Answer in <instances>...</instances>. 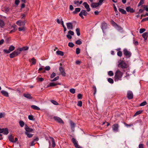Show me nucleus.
<instances>
[{"label": "nucleus", "instance_id": "nucleus-1", "mask_svg": "<svg viewBox=\"0 0 148 148\" xmlns=\"http://www.w3.org/2000/svg\"><path fill=\"white\" fill-rule=\"evenodd\" d=\"M123 75V73L119 70L118 69L114 74V79L115 82L121 80Z\"/></svg>", "mask_w": 148, "mask_h": 148}, {"label": "nucleus", "instance_id": "nucleus-2", "mask_svg": "<svg viewBox=\"0 0 148 148\" xmlns=\"http://www.w3.org/2000/svg\"><path fill=\"white\" fill-rule=\"evenodd\" d=\"M118 66L122 69H125L127 67V65L124 61H121L119 62Z\"/></svg>", "mask_w": 148, "mask_h": 148}, {"label": "nucleus", "instance_id": "nucleus-3", "mask_svg": "<svg viewBox=\"0 0 148 148\" xmlns=\"http://www.w3.org/2000/svg\"><path fill=\"white\" fill-rule=\"evenodd\" d=\"M123 54L125 56L128 58L130 57L131 55L130 51L127 50L126 49H124L123 50Z\"/></svg>", "mask_w": 148, "mask_h": 148}, {"label": "nucleus", "instance_id": "nucleus-4", "mask_svg": "<svg viewBox=\"0 0 148 148\" xmlns=\"http://www.w3.org/2000/svg\"><path fill=\"white\" fill-rule=\"evenodd\" d=\"M88 14V13L84 10H82L80 13L79 14V15L83 19L84 17L83 15L84 16H86Z\"/></svg>", "mask_w": 148, "mask_h": 148}, {"label": "nucleus", "instance_id": "nucleus-5", "mask_svg": "<svg viewBox=\"0 0 148 148\" xmlns=\"http://www.w3.org/2000/svg\"><path fill=\"white\" fill-rule=\"evenodd\" d=\"M72 141L73 144H74V145L75 146V147L76 148H82V147L79 146L77 144V142L76 140V139L74 138H73L72 139Z\"/></svg>", "mask_w": 148, "mask_h": 148}, {"label": "nucleus", "instance_id": "nucleus-6", "mask_svg": "<svg viewBox=\"0 0 148 148\" xmlns=\"http://www.w3.org/2000/svg\"><path fill=\"white\" fill-rule=\"evenodd\" d=\"M53 119L55 121H56L57 122L59 123L62 124L64 123V122L62 119L59 117L57 116H54L53 118Z\"/></svg>", "mask_w": 148, "mask_h": 148}, {"label": "nucleus", "instance_id": "nucleus-7", "mask_svg": "<svg viewBox=\"0 0 148 148\" xmlns=\"http://www.w3.org/2000/svg\"><path fill=\"white\" fill-rule=\"evenodd\" d=\"M119 125L117 124H115L112 126V129L113 131L117 132L118 130Z\"/></svg>", "mask_w": 148, "mask_h": 148}, {"label": "nucleus", "instance_id": "nucleus-8", "mask_svg": "<svg viewBox=\"0 0 148 148\" xmlns=\"http://www.w3.org/2000/svg\"><path fill=\"white\" fill-rule=\"evenodd\" d=\"M74 34V32L71 30H69L68 32V34L66 35L68 39H70L72 38L71 36H73Z\"/></svg>", "mask_w": 148, "mask_h": 148}, {"label": "nucleus", "instance_id": "nucleus-9", "mask_svg": "<svg viewBox=\"0 0 148 148\" xmlns=\"http://www.w3.org/2000/svg\"><path fill=\"white\" fill-rule=\"evenodd\" d=\"M133 95L132 92L130 91H128L127 92V97L129 99H131L133 98Z\"/></svg>", "mask_w": 148, "mask_h": 148}, {"label": "nucleus", "instance_id": "nucleus-10", "mask_svg": "<svg viewBox=\"0 0 148 148\" xmlns=\"http://www.w3.org/2000/svg\"><path fill=\"white\" fill-rule=\"evenodd\" d=\"M59 70L62 76L64 77L66 76V73L63 68L62 67V66H61L59 68Z\"/></svg>", "mask_w": 148, "mask_h": 148}, {"label": "nucleus", "instance_id": "nucleus-11", "mask_svg": "<svg viewBox=\"0 0 148 148\" xmlns=\"http://www.w3.org/2000/svg\"><path fill=\"white\" fill-rule=\"evenodd\" d=\"M83 5L84 6L85 8L86 9L87 12H89L90 11V9L89 7V5L86 2H84L83 3Z\"/></svg>", "mask_w": 148, "mask_h": 148}, {"label": "nucleus", "instance_id": "nucleus-12", "mask_svg": "<svg viewBox=\"0 0 148 148\" xmlns=\"http://www.w3.org/2000/svg\"><path fill=\"white\" fill-rule=\"evenodd\" d=\"M16 24L19 26L22 27L24 26L25 25V22L19 20L16 22Z\"/></svg>", "mask_w": 148, "mask_h": 148}, {"label": "nucleus", "instance_id": "nucleus-13", "mask_svg": "<svg viewBox=\"0 0 148 148\" xmlns=\"http://www.w3.org/2000/svg\"><path fill=\"white\" fill-rule=\"evenodd\" d=\"M107 24L105 22H103L101 24V29L103 30V31L107 29Z\"/></svg>", "mask_w": 148, "mask_h": 148}, {"label": "nucleus", "instance_id": "nucleus-14", "mask_svg": "<svg viewBox=\"0 0 148 148\" xmlns=\"http://www.w3.org/2000/svg\"><path fill=\"white\" fill-rule=\"evenodd\" d=\"M101 5L98 2V3H92L91 5V6L92 8H95Z\"/></svg>", "mask_w": 148, "mask_h": 148}, {"label": "nucleus", "instance_id": "nucleus-15", "mask_svg": "<svg viewBox=\"0 0 148 148\" xmlns=\"http://www.w3.org/2000/svg\"><path fill=\"white\" fill-rule=\"evenodd\" d=\"M67 28L69 29H73V25L71 23H66Z\"/></svg>", "mask_w": 148, "mask_h": 148}, {"label": "nucleus", "instance_id": "nucleus-16", "mask_svg": "<svg viewBox=\"0 0 148 148\" xmlns=\"http://www.w3.org/2000/svg\"><path fill=\"white\" fill-rule=\"evenodd\" d=\"M126 10L128 12H130L132 13L134 12V10L133 9L131 8L130 7H127L126 8Z\"/></svg>", "mask_w": 148, "mask_h": 148}, {"label": "nucleus", "instance_id": "nucleus-17", "mask_svg": "<svg viewBox=\"0 0 148 148\" xmlns=\"http://www.w3.org/2000/svg\"><path fill=\"white\" fill-rule=\"evenodd\" d=\"M25 126V132H27L28 133H29L32 132L33 130V129L29 127H28L27 125H26Z\"/></svg>", "mask_w": 148, "mask_h": 148}, {"label": "nucleus", "instance_id": "nucleus-18", "mask_svg": "<svg viewBox=\"0 0 148 148\" xmlns=\"http://www.w3.org/2000/svg\"><path fill=\"white\" fill-rule=\"evenodd\" d=\"M23 95L25 97L28 99H32V98L31 94L28 93H24Z\"/></svg>", "mask_w": 148, "mask_h": 148}, {"label": "nucleus", "instance_id": "nucleus-19", "mask_svg": "<svg viewBox=\"0 0 148 148\" xmlns=\"http://www.w3.org/2000/svg\"><path fill=\"white\" fill-rule=\"evenodd\" d=\"M148 36V32H145L142 34V36L145 40L147 39Z\"/></svg>", "mask_w": 148, "mask_h": 148}, {"label": "nucleus", "instance_id": "nucleus-20", "mask_svg": "<svg viewBox=\"0 0 148 148\" xmlns=\"http://www.w3.org/2000/svg\"><path fill=\"white\" fill-rule=\"evenodd\" d=\"M1 93L3 95L6 97H8L9 96L8 92L5 90H1Z\"/></svg>", "mask_w": 148, "mask_h": 148}, {"label": "nucleus", "instance_id": "nucleus-21", "mask_svg": "<svg viewBox=\"0 0 148 148\" xmlns=\"http://www.w3.org/2000/svg\"><path fill=\"white\" fill-rule=\"evenodd\" d=\"M70 123L71 125V130L73 131H74V128L75 127V124L72 121H70Z\"/></svg>", "mask_w": 148, "mask_h": 148}, {"label": "nucleus", "instance_id": "nucleus-22", "mask_svg": "<svg viewBox=\"0 0 148 148\" xmlns=\"http://www.w3.org/2000/svg\"><path fill=\"white\" fill-rule=\"evenodd\" d=\"M4 22L2 20H0V28H3L5 25Z\"/></svg>", "mask_w": 148, "mask_h": 148}, {"label": "nucleus", "instance_id": "nucleus-23", "mask_svg": "<svg viewBox=\"0 0 148 148\" xmlns=\"http://www.w3.org/2000/svg\"><path fill=\"white\" fill-rule=\"evenodd\" d=\"M81 9L80 8H75V10L73 12L74 14H75L77 12H79L80 11Z\"/></svg>", "mask_w": 148, "mask_h": 148}, {"label": "nucleus", "instance_id": "nucleus-24", "mask_svg": "<svg viewBox=\"0 0 148 148\" xmlns=\"http://www.w3.org/2000/svg\"><path fill=\"white\" fill-rule=\"evenodd\" d=\"M119 11L121 12V13L123 14H126V11L124 9L121 8H119Z\"/></svg>", "mask_w": 148, "mask_h": 148}, {"label": "nucleus", "instance_id": "nucleus-25", "mask_svg": "<svg viewBox=\"0 0 148 148\" xmlns=\"http://www.w3.org/2000/svg\"><path fill=\"white\" fill-rule=\"evenodd\" d=\"M31 108L34 110H40V108L35 105H32L31 106Z\"/></svg>", "mask_w": 148, "mask_h": 148}, {"label": "nucleus", "instance_id": "nucleus-26", "mask_svg": "<svg viewBox=\"0 0 148 148\" xmlns=\"http://www.w3.org/2000/svg\"><path fill=\"white\" fill-rule=\"evenodd\" d=\"M58 84L55 83L54 82H51L49 84V85L48 86V87L49 86H56Z\"/></svg>", "mask_w": 148, "mask_h": 148}, {"label": "nucleus", "instance_id": "nucleus-27", "mask_svg": "<svg viewBox=\"0 0 148 148\" xmlns=\"http://www.w3.org/2000/svg\"><path fill=\"white\" fill-rule=\"evenodd\" d=\"M56 54L58 55H60L61 56H63L64 55L63 52L62 51H57L56 52Z\"/></svg>", "mask_w": 148, "mask_h": 148}, {"label": "nucleus", "instance_id": "nucleus-28", "mask_svg": "<svg viewBox=\"0 0 148 148\" xmlns=\"http://www.w3.org/2000/svg\"><path fill=\"white\" fill-rule=\"evenodd\" d=\"M18 30L19 31H24L25 30V28L24 26L19 27L18 28Z\"/></svg>", "mask_w": 148, "mask_h": 148}, {"label": "nucleus", "instance_id": "nucleus-29", "mask_svg": "<svg viewBox=\"0 0 148 148\" xmlns=\"http://www.w3.org/2000/svg\"><path fill=\"white\" fill-rule=\"evenodd\" d=\"M3 133L5 135H7L8 133V130L7 128L4 129Z\"/></svg>", "mask_w": 148, "mask_h": 148}, {"label": "nucleus", "instance_id": "nucleus-30", "mask_svg": "<svg viewBox=\"0 0 148 148\" xmlns=\"http://www.w3.org/2000/svg\"><path fill=\"white\" fill-rule=\"evenodd\" d=\"M15 49V47L13 45H11L9 47V50L10 52L12 51Z\"/></svg>", "mask_w": 148, "mask_h": 148}, {"label": "nucleus", "instance_id": "nucleus-31", "mask_svg": "<svg viewBox=\"0 0 148 148\" xmlns=\"http://www.w3.org/2000/svg\"><path fill=\"white\" fill-rule=\"evenodd\" d=\"M8 138L10 141L13 142H14V138L12 135H10L9 136Z\"/></svg>", "mask_w": 148, "mask_h": 148}, {"label": "nucleus", "instance_id": "nucleus-32", "mask_svg": "<svg viewBox=\"0 0 148 148\" xmlns=\"http://www.w3.org/2000/svg\"><path fill=\"white\" fill-rule=\"evenodd\" d=\"M19 124L20 126L21 127H23L25 125L24 122L22 121H20L19 122Z\"/></svg>", "mask_w": 148, "mask_h": 148}, {"label": "nucleus", "instance_id": "nucleus-33", "mask_svg": "<svg viewBox=\"0 0 148 148\" xmlns=\"http://www.w3.org/2000/svg\"><path fill=\"white\" fill-rule=\"evenodd\" d=\"M75 31L76 32L77 35L78 36H80V29L79 28H77L75 29Z\"/></svg>", "mask_w": 148, "mask_h": 148}, {"label": "nucleus", "instance_id": "nucleus-34", "mask_svg": "<svg viewBox=\"0 0 148 148\" xmlns=\"http://www.w3.org/2000/svg\"><path fill=\"white\" fill-rule=\"evenodd\" d=\"M25 134L29 138H31L33 136V134L28 133L27 132H25Z\"/></svg>", "mask_w": 148, "mask_h": 148}, {"label": "nucleus", "instance_id": "nucleus-35", "mask_svg": "<svg viewBox=\"0 0 148 148\" xmlns=\"http://www.w3.org/2000/svg\"><path fill=\"white\" fill-rule=\"evenodd\" d=\"M142 111L141 110H139L138 111L136 112L134 114V116H135L139 114H141L142 113Z\"/></svg>", "mask_w": 148, "mask_h": 148}, {"label": "nucleus", "instance_id": "nucleus-36", "mask_svg": "<svg viewBox=\"0 0 148 148\" xmlns=\"http://www.w3.org/2000/svg\"><path fill=\"white\" fill-rule=\"evenodd\" d=\"M16 56L14 52L10 54V57L11 58H13Z\"/></svg>", "mask_w": 148, "mask_h": 148}, {"label": "nucleus", "instance_id": "nucleus-37", "mask_svg": "<svg viewBox=\"0 0 148 148\" xmlns=\"http://www.w3.org/2000/svg\"><path fill=\"white\" fill-rule=\"evenodd\" d=\"M69 91L72 94H74L75 93V90L74 88H72L69 90Z\"/></svg>", "mask_w": 148, "mask_h": 148}, {"label": "nucleus", "instance_id": "nucleus-38", "mask_svg": "<svg viewBox=\"0 0 148 148\" xmlns=\"http://www.w3.org/2000/svg\"><path fill=\"white\" fill-rule=\"evenodd\" d=\"M75 43L78 45H80L82 44V42L80 40H78L76 41Z\"/></svg>", "mask_w": 148, "mask_h": 148}, {"label": "nucleus", "instance_id": "nucleus-39", "mask_svg": "<svg viewBox=\"0 0 148 148\" xmlns=\"http://www.w3.org/2000/svg\"><path fill=\"white\" fill-rule=\"evenodd\" d=\"M144 3V0H140V1L138 5V6H139L143 4Z\"/></svg>", "mask_w": 148, "mask_h": 148}, {"label": "nucleus", "instance_id": "nucleus-40", "mask_svg": "<svg viewBox=\"0 0 148 148\" xmlns=\"http://www.w3.org/2000/svg\"><path fill=\"white\" fill-rule=\"evenodd\" d=\"M108 81L109 83L111 84H113L114 83L113 80L111 78H109L108 79Z\"/></svg>", "mask_w": 148, "mask_h": 148}, {"label": "nucleus", "instance_id": "nucleus-41", "mask_svg": "<svg viewBox=\"0 0 148 148\" xmlns=\"http://www.w3.org/2000/svg\"><path fill=\"white\" fill-rule=\"evenodd\" d=\"M124 124L125 126H126L127 127H131L133 126V124L132 123H130V124H127L125 123H124Z\"/></svg>", "mask_w": 148, "mask_h": 148}, {"label": "nucleus", "instance_id": "nucleus-42", "mask_svg": "<svg viewBox=\"0 0 148 148\" xmlns=\"http://www.w3.org/2000/svg\"><path fill=\"white\" fill-rule=\"evenodd\" d=\"M80 51V49L79 48H77L76 49V53L77 54H79Z\"/></svg>", "mask_w": 148, "mask_h": 148}, {"label": "nucleus", "instance_id": "nucleus-43", "mask_svg": "<svg viewBox=\"0 0 148 148\" xmlns=\"http://www.w3.org/2000/svg\"><path fill=\"white\" fill-rule=\"evenodd\" d=\"M31 60L32 61V64H35L36 62V60L34 58H33L31 59Z\"/></svg>", "mask_w": 148, "mask_h": 148}, {"label": "nucleus", "instance_id": "nucleus-44", "mask_svg": "<svg viewBox=\"0 0 148 148\" xmlns=\"http://www.w3.org/2000/svg\"><path fill=\"white\" fill-rule=\"evenodd\" d=\"M108 74L110 76H112L114 75V73L112 71H110L108 72Z\"/></svg>", "mask_w": 148, "mask_h": 148}, {"label": "nucleus", "instance_id": "nucleus-45", "mask_svg": "<svg viewBox=\"0 0 148 148\" xmlns=\"http://www.w3.org/2000/svg\"><path fill=\"white\" fill-rule=\"evenodd\" d=\"M14 54L16 55V56H17L18 54H20V53L18 49L17 50H15L14 51Z\"/></svg>", "mask_w": 148, "mask_h": 148}, {"label": "nucleus", "instance_id": "nucleus-46", "mask_svg": "<svg viewBox=\"0 0 148 148\" xmlns=\"http://www.w3.org/2000/svg\"><path fill=\"white\" fill-rule=\"evenodd\" d=\"M74 45L73 43L71 42H69L68 43V46L70 47H74Z\"/></svg>", "mask_w": 148, "mask_h": 148}, {"label": "nucleus", "instance_id": "nucleus-47", "mask_svg": "<svg viewBox=\"0 0 148 148\" xmlns=\"http://www.w3.org/2000/svg\"><path fill=\"white\" fill-rule=\"evenodd\" d=\"M28 119L31 120H34L33 116L32 115H29L28 117Z\"/></svg>", "mask_w": 148, "mask_h": 148}, {"label": "nucleus", "instance_id": "nucleus-48", "mask_svg": "<svg viewBox=\"0 0 148 148\" xmlns=\"http://www.w3.org/2000/svg\"><path fill=\"white\" fill-rule=\"evenodd\" d=\"M82 102L81 101H78V103L77 104V105L78 106H79L80 107H81L82 106Z\"/></svg>", "mask_w": 148, "mask_h": 148}, {"label": "nucleus", "instance_id": "nucleus-49", "mask_svg": "<svg viewBox=\"0 0 148 148\" xmlns=\"http://www.w3.org/2000/svg\"><path fill=\"white\" fill-rule=\"evenodd\" d=\"M59 79V76H57L55 78H54L53 79L51 80V82H54L56 81L57 80Z\"/></svg>", "mask_w": 148, "mask_h": 148}, {"label": "nucleus", "instance_id": "nucleus-50", "mask_svg": "<svg viewBox=\"0 0 148 148\" xmlns=\"http://www.w3.org/2000/svg\"><path fill=\"white\" fill-rule=\"evenodd\" d=\"M146 29H145L141 28L139 30V33L140 34H142L145 31Z\"/></svg>", "mask_w": 148, "mask_h": 148}, {"label": "nucleus", "instance_id": "nucleus-51", "mask_svg": "<svg viewBox=\"0 0 148 148\" xmlns=\"http://www.w3.org/2000/svg\"><path fill=\"white\" fill-rule=\"evenodd\" d=\"M51 102L54 105H58V102L55 100H52L51 101Z\"/></svg>", "mask_w": 148, "mask_h": 148}, {"label": "nucleus", "instance_id": "nucleus-52", "mask_svg": "<svg viewBox=\"0 0 148 148\" xmlns=\"http://www.w3.org/2000/svg\"><path fill=\"white\" fill-rule=\"evenodd\" d=\"M117 55L119 57H121L122 55V53L121 51H119L117 52Z\"/></svg>", "mask_w": 148, "mask_h": 148}, {"label": "nucleus", "instance_id": "nucleus-53", "mask_svg": "<svg viewBox=\"0 0 148 148\" xmlns=\"http://www.w3.org/2000/svg\"><path fill=\"white\" fill-rule=\"evenodd\" d=\"M92 88L94 89V95H95L97 92V89L95 86H94L92 87Z\"/></svg>", "mask_w": 148, "mask_h": 148}, {"label": "nucleus", "instance_id": "nucleus-54", "mask_svg": "<svg viewBox=\"0 0 148 148\" xmlns=\"http://www.w3.org/2000/svg\"><path fill=\"white\" fill-rule=\"evenodd\" d=\"M111 23L115 27L118 26L117 24L115 23L113 21H111Z\"/></svg>", "mask_w": 148, "mask_h": 148}, {"label": "nucleus", "instance_id": "nucleus-55", "mask_svg": "<svg viewBox=\"0 0 148 148\" xmlns=\"http://www.w3.org/2000/svg\"><path fill=\"white\" fill-rule=\"evenodd\" d=\"M147 102L146 101H144L140 104V106H143L146 105L147 104Z\"/></svg>", "mask_w": 148, "mask_h": 148}, {"label": "nucleus", "instance_id": "nucleus-56", "mask_svg": "<svg viewBox=\"0 0 148 148\" xmlns=\"http://www.w3.org/2000/svg\"><path fill=\"white\" fill-rule=\"evenodd\" d=\"M51 138L52 139V147H55V145H56L54 141V140L53 138Z\"/></svg>", "mask_w": 148, "mask_h": 148}, {"label": "nucleus", "instance_id": "nucleus-57", "mask_svg": "<svg viewBox=\"0 0 148 148\" xmlns=\"http://www.w3.org/2000/svg\"><path fill=\"white\" fill-rule=\"evenodd\" d=\"M56 74L54 73H53L51 75L50 77L51 78H53L54 77L56 76Z\"/></svg>", "mask_w": 148, "mask_h": 148}, {"label": "nucleus", "instance_id": "nucleus-58", "mask_svg": "<svg viewBox=\"0 0 148 148\" xmlns=\"http://www.w3.org/2000/svg\"><path fill=\"white\" fill-rule=\"evenodd\" d=\"M45 69L46 71H49L50 69V67L49 66H47L45 68Z\"/></svg>", "mask_w": 148, "mask_h": 148}, {"label": "nucleus", "instance_id": "nucleus-59", "mask_svg": "<svg viewBox=\"0 0 148 148\" xmlns=\"http://www.w3.org/2000/svg\"><path fill=\"white\" fill-rule=\"evenodd\" d=\"M3 51L6 53H9L10 52L9 49H4L3 50Z\"/></svg>", "mask_w": 148, "mask_h": 148}, {"label": "nucleus", "instance_id": "nucleus-60", "mask_svg": "<svg viewBox=\"0 0 148 148\" xmlns=\"http://www.w3.org/2000/svg\"><path fill=\"white\" fill-rule=\"evenodd\" d=\"M82 95L81 94H79L77 95V98L78 99H82Z\"/></svg>", "mask_w": 148, "mask_h": 148}, {"label": "nucleus", "instance_id": "nucleus-61", "mask_svg": "<svg viewBox=\"0 0 148 148\" xmlns=\"http://www.w3.org/2000/svg\"><path fill=\"white\" fill-rule=\"evenodd\" d=\"M23 51H26L28 49V47L27 46L24 47H23Z\"/></svg>", "mask_w": 148, "mask_h": 148}, {"label": "nucleus", "instance_id": "nucleus-62", "mask_svg": "<svg viewBox=\"0 0 148 148\" xmlns=\"http://www.w3.org/2000/svg\"><path fill=\"white\" fill-rule=\"evenodd\" d=\"M144 10H145L146 11H148V7L146 5H144Z\"/></svg>", "mask_w": 148, "mask_h": 148}, {"label": "nucleus", "instance_id": "nucleus-63", "mask_svg": "<svg viewBox=\"0 0 148 148\" xmlns=\"http://www.w3.org/2000/svg\"><path fill=\"white\" fill-rule=\"evenodd\" d=\"M4 114L3 113H0V119L4 117Z\"/></svg>", "mask_w": 148, "mask_h": 148}, {"label": "nucleus", "instance_id": "nucleus-64", "mask_svg": "<svg viewBox=\"0 0 148 148\" xmlns=\"http://www.w3.org/2000/svg\"><path fill=\"white\" fill-rule=\"evenodd\" d=\"M139 148H144L143 145L142 144H140L138 146Z\"/></svg>", "mask_w": 148, "mask_h": 148}]
</instances>
